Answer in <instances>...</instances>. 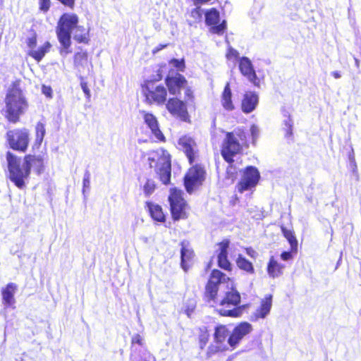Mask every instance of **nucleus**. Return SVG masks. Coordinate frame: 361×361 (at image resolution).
<instances>
[{"instance_id":"nucleus-51","label":"nucleus","mask_w":361,"mask_h":361,"mask_svg":"<svg viewBox=\"0 0 361 361\" xmlns=\"http://www.w3.org/2000/svg\"><path fill=\"white\" fill-rule=\"evenodd\" d=\"M293 257V255H292V253L291 252H288V251H284L281 254V258L283 260V261H288L290 259H292Z\"/></svg>"},{"instance_id":"nucleus-2","label":"nucleus","mask_w":361,"mask_h":361,"mask_svg":"<svg viewBox=\"0 0 361 361\" xmlns=\"http://www.w3.org/2000/svg\"><path fill=\"white\" fill-rule=\"evenodd\" d=\"M5 103L6 118L13 123L18 122L20 116L25 113L27 108V102L18 81L13 82L8 88Z\"/></svg>"},{"instance_id":"nucleus-42","label":"nucleus","mask_w":361,"mask_h":361,"mask_svg":"<svg viewBox=\"0 0 361 361\" xmlns=\"http://www.w3.org/2000/svg\"><path fill=\"white\" fill-rule=\"evenodd\" d=\"M226 58L228 60H231L233 58L239 60L240 57L239 56V52L237 50L232 47H229L226 53Z\"/></svg>"},{"instance_id":"nucleus-35","label":"nucleus","mask_w":361,"mask_h":361,"mask_svg":"<svg viewBox=\"0 0 361 361\" xmlns=\"http://www.w3.org/2000/svg\"><path fill=\"white\" fill-rule=\"evenodd\" d=\"M218 291V286L208 281L205 288V297L207 300H214Z\"/></svg>"},{"instance_id":"nucleus-6","label":"nucleus","mask_w":361,"mask_h":361,"mask_svg":"<svg viewBox=\"0 0 361 361\" xmlns=\"http://www.w3.org/2000/svg\"><path fill=\"white\" fill-rule=\"evenodd\" d=\"M6 139L12 149L25 152L30 142V133L25 128L8 130L6 133Z\"/></svg>"},{"instance_id":"nucleus-12","label":"nucleus","mask_w":361,"mask_h":361,"mask_svg":"<svg viewBox=\"0 0 361 361\" xmlns=\"http://www.w3.org/2000/svg\"><path fill=\"white\" fill-rule=\"evenodd\" d=\"M238 67L240 73L256 87H259V79L256 74L251 60L247 56L239 59Z\"/></svg>"},{"instance_id":"nucleus-48","label":"nucleus","mask_w":361,"mask_h":361,"mask_svg":"<svg viewBox=\"0 0 361 361\" xmlns=\"http://www.w3.org/2000/svg\"><path fill=\"white\" fill-rule=\"evenodd\" d=\"M42 92L48 98H52V89L50 86L43 85Z\"/></svg>"},{"instance_id":"nucleus-45","label":"nucleus","mask_w":361,"mask_h":361,"mask_svg":"<svg viewBox=\"0 0 361 361\" xmlns=\"http://www.w3.org/2000/svg\"><path fill=\"white\" fill-rule=\"evenodd\" d=\"M235 173H236L235 169L233 168L231 164H230V166L227 168V170H226L227 178L228 179H231V181L233 182L234 180V179L235 178Z\"/></svg>"},{"instance_id":"nucleus-14","label":"nucleus","mask_w":361,"mask_h":361,"mask_svg":"<svg viewBox=\"0 0 361 361\" xmlns=\"http://www.w3.org/2000/svg\"><path fill=\"white\" fill-rule=\"evenodd\" d=\"M166 109L173 116L186 121L188 114L186 104L184 102L177 99H169L166 103Z\"/></svg>"},{"instance_id":"nucleus-52","label":"nucleus","mask_w":361,"mask_h":361,"mask_svg":"<svg viewBox=\"0 0 361 361\" xmlns=\"http://www.w3.org/2000/svg\"><path fill=\"white\" fill-rule=\"evenodd\" d=\"M62 4L73 8L75 4V0H58Z\"/></svg>"},{"instance_id":"nucleus-28","label":"nucleus","mask_w":361,"mask_h":361,"mask_svg":"<svg viewBox=\"0 0 361 361\" xmlns=\"http://www.w3.org/2000/svg\"><path fill=\"white\" fill-rule=\"evenodd\" d=\"M147 207L150 213L152 218L159 222L165 221V216L162 212L161 207L158 204L152 202H147Z\"/></svg>"},{"instance_id":"nucleus-7","label":"nucleus","mask_w":361,"mask_h":361,"mask_svg":"<svg viewBox=\"0 0 361 361\" xmlns=\"http://www.w3.org/2000/svg\"><path fill=\"white\" fill-rule=\"evenodd\" d=\"M240 135L233 132L227 133L224 138L221 153L224 160L228 164L233 162V157L242 151V145L239 142Z\"/></svg>"},{"instance_id":"nucleus-50","label":"nucleus","mask_w":361,"mask_h":361,"mask_svg":"<svg viewBox=\"0 0 361 361\" xmlns=\"http://www.w3.org/2000/svg\"><path fill=\"white\" fill-rule=\"evenodd\" d=\"M28 47L31 49H33V48L36 46L37 44V39L35 37H30L27 39V42Z\"/></svg>"},{"instance_id":"nucleus-56","label":"nucleus","mask_w":361,"mask_h":361,"mask_svg":"<svg viewBox=\"0 0 361 361\" xmlns=\"http://www.w3.org/2000/svg\"><path fill=\"white\" fill-rule=\"evenodd\" d=\"M195 306L192 305L191 308H188L186 310H185V312L187 314V315L188 317L190 316V314L192 313V312L193 311V309H194Z\"/></svg>"},{"instance_id":"nucleus-44","label":"nucleus","mask_w":361,"mask_h":361,"mask_svg":"<svg viewBox=\"0 0 361 361\" xmlns=\"http://www.w3.org/2000/svg\"><path fill=\"white\" fill-rule=\"evenodd\" d=\"M80 79H81V81H80V86H81V88L83 91V92L85 93L86 97L87 99H90L91 94H90V89L88 88V86H87V82H85L82 77H80Z\"/></svg>"},{"instance_id":"nucleus-21","label":"nucleus","mask_w":361,"mask_h":361,"mask_svg":"<svg viewBox=\"0 0 361 361\" xmlns=\"http://www.w3.org/2000/svg\"><path fill=\"white\" fill-rule=\"evenodd\" d=\"M259 102L257 94L253 92H248L244 94L242 100V111L245 114L252 112L257 107Z\"/></svg>"},{"instance_id":"nucleus-31","label":"nucleus","mask_w":361,"mask_h":361,"mask_svg":"<svg viewBox=\"0 0 361 361\" xmlns=\"http://www.w3.org/2000/svg\"><path fill=\"white\" fill-rule=\"evenodd\" d=\"M236 264L240 269L246 271L247 274H252L255 272V269L252 262L247 260L242 255H238L236 259Z\"/></svg>"},{"instance_id":"nucleus-19","label":"nucleus","mask_w":361,"mask_h":361,"mask_svg":"<svg viewBox=\"0 0 361 361\" xmlns=\"http://www.w3.org/2000/svg\"><path fill=\"white\" fill-rule=\"evenodd\" d=\"M178 145L187 156L190 164H192L195 157V142L190 137L184 136L179 139Z\"/></svg>"},{"instance_id":"nucleus-30","label":"nucleus","mask_w":361,"mask_h":361,"mask_svg":"<svg viewBox=\"0 0 361 361\" xmlns=\"http://www.w3.org/2000/svg\"><path fill=\"white\" fill-rule=\"evenodd\" d=\"M51 47V44L49 42L44 43V44L37 49H31L29 51V55L34 58L37 61H40L44 55L49 51Z\"/></svg>"},{"instance_id":"nucleus-27","label":"nucleus","mask_w":361,"mask_h":361,"mask_svg":"<svg viewBox=\"0 0 361 361\" xmlns=\"http://www.w3.org/2000/svg\"><path fill=\"white\" fill-rule=\"evenodd\" d=\"M229 331L226 326L219 325L215 327L214 341L216 344L224 345V343L228 336Z\"/></svg>"},{"instance_id":"nucleus-33","label":"nucleus","mask_w":361,"mask_h":361,"mask_svg":"<svg viewBox=\"0 0 361 361\" xmlns=\"http://www.w3.org/2000/svg\"><path fill=\"white\" fill-rule=\"evenodd\" d=\"M228 279V277L225 274L218 269H214L211 273L209 282L218 286Z\"/></svg>"},{"instance_id":"nucleus-36","label":"nucleus","mask_w":361,"mask_h":361,"mask_svg":"<svg viewBox=\"0 0 361 361\" xmlns=\"http://www.w3.org/2000/svg\"><path fill=\"white\" fill-rule=\"evenodd\" d=\"M90 188V173L88 171L85 172L82 180V194L84 198L87 197L86 192H89Z\"/></svg>"},{"instance_id":"nucleus-43","label":"nucleus","mask_w":361,"mask_h":361,"mask_svg":"<svg viewBox=\"0 0 361 361\" xmlns=\"http://www.w3.org/2000/svg\"><path fill=\"white\" fill-rule=\"evenodd\" d=\"M250 133L252 138V142L255 143L259 135V129L258 126L256 125L251 126Z\"/></svg>"},{"instance_id":"nucleus-60","label":"nucleus","mask_w":361,"mask_h":361,"mask_svg":"<svg viewBox=\"0 0 361 361\" xmlns=\"http://www.w3.org/2000/svg\"><path fill=\"white\" fill-rule=\"evenodd\" d=\"M20 361H23V359L20 360Z\"/></svg>"},{"instance_id":"nucleus-59","label":"nucleus","mask_w":361,"mask_h":361,"mask_svg":"<svg viewBox=\"0 0 361 361\" xmlns=\"http://www.w3.org/2000/svg\"><path fill=\"white\" fill-rule=\"evenodd\" d=\"M355 66L358 68L360 66V61L357 59L355 58Z\"/></svg>"},{"instance_id":"nucleus-47","label":"nucleus","mask_w":361,"mask_h":361,"mask_svg":"<svg viewBox=\"0 0 361 361\" xmlns=\"http://www.w3.org/2000/svg\"><path fill=\"white\" fill-rule=\"evenodd\" d=\"M50 7V0H39V8L44 12H47Z\"/></svg>"},{"instance_id":"nucleus-40","label":"nucleus","mask_w":361,"mask_h":361,"mask_svg":"<svg viewBox=\"0 0 361 361\" xmlns=\"http://www.w3.org/2000/svg\"><path fill=\"white\" fill-rule=\"evenodd\" d=\"M169 63L177 68L178 71H183L184 69H185V61L183 59H172L170 61H169Z\"/></svg>"},{"instance_id":"nucleus-18","label":"nucleus","mask_w":361,"mask_h":361,"mask_svg":"<svg viewBox=\"0 0 361 361\" xmlns=\"http://www.w3.org/2000/svg\"><path fill=\"white\" fill-rule=\"evenodd\" d=\"M272 306V295H268L262 300L260 306L251 316L252 321H257L259 319L266 318L270 313Z\"/></svg>"},{"instance_id":"nucleus-16","label":"nucleus","mask_w":361,"mask_h":361,"mask_svg":"<svg viewBox=\"0 0 361 361\" xmlns=\"http://www.w3.org/2000/svg\"><path fill=\"white\" fill-rule=\"evenodd\" d=\"M165 81L169 93L171 94H178L187 84L185 78L180 73L167 76Z\"/></svg>"},{"instance_id":"nucleus-55","label":"nucleus","mask_w":361,"mask_h":361,"mask_svg":"<svg viewBox=\"0 0 361 361\" xmlns=\"http://www.w3.org/2000/svg\"><path fill=\"white\" fill-rule=\"evenodd\" d=\"M331 75L334 76V78L336 79H338L341 77V73L338 71L331 72Z\"/></svg>"},{"instance_id":"nucleus-49","label":"nucleus","mask_w":361,"mask_h":361,"mask_svg":"<svg viewBox=\"0 0 361 361\" xmlns=\"http://www.w3.org/2000/svg\"><path fill=\"white\" fill-rule=\"evenodd\" d=\"M132 344H138L141 345L142 344V338L139 334H135L132 337Z\"/></svg>"},{"instance_id":"nucleus-11","label":"nucleus","mask_w":361,"mask_h":361,"mask_svg":"<svg viewBox=\"0 0 361 361\" xmlns=\"http://www.w3.org/2000/svg\"><path fill=\"white\" fill-rule=\"evenodd\" d=\"M259 172L257 169L254 166H247L244 172L241 180L238 184V190L243 192L254 188L259 179Z\"/></svg>"},{"instance_id":"nucleus-54","label":"nucleus","mask_w":361,"mask_h":361,"mask_svg":"<svg viewBox=\"0 0 361 361\" xmlns=\"http://www.w3.org/2000/svg\"><path fill=\"white\" fill-rule=\"evenodd\" d=\"M185 97L188 99H190L192 97V92L190 88H186L185 91Z\"/></svg>"},{"instance_id":"nucleus-15","label":"nucleus","mask_w":361,"mask_h":361,"mask_svg":"<svg viewBox=\"0 0 361 361\" xmlns=\"http://www.w3.org/2000/svg\"><path fill=\"white\" fill-rule=\"evenodd\" d=\"M205 22L207 25H212V32L221 35L226 29V21L221 23L219 22V13L216 8H211L205 13Z\"/></svg>"},{"instance_id":"nucleus-39","label":"nucleus","mask_w":361,"mask_h":361,"mask_svg":"<svg viewBox=\"0 0 361 361\" xmlns=\"http://www.w3.org/2000/svg\"><path fill=\"white\" fill-rule=\"evenodd\" d=\"M209 335L207 333L206 329L204 330L201 329V334L199 336V345L200 348L202 350L207 343H208Z\"/></svg>"},{"instance_id":"nucleus-17","label":"nucleus","mask_w":361,"mask_h":361,"mask_svg":"<svg viewBox=\"0 0 361 361\" xmlns=\"http://www.w3.org/2000/svg\"><path fill=\"white\" fill-rule=\"evenodd\" d=\"M230 241L228 240H224L219 244V252L217 255L218 266L226 270H231V264L228 259V248L229 247Z\"/></svg>"},{"instance_id":"nucleus-9","label":"nucleus","mask_w":361,"mask_h":361,"mask_svg":"<svg viewBox=\"0 0 361 361\" xmlns=\"http://www.w3.org/2000/svg\"><path fill=\"white\" fill-rule=\"evenodd\" d=\"M170 209L174 220L186 218V202L183 197V192L176 188L171 189L169 196Z\"/></svg>"},{"instance_id":"nucleus-13","label":"nucleus","mask_w":361,"mask_h":361,"mask_svg":"<svg viewBox=\"0 0 361 361\" xmlns=\"http://www.w3.org/2000/svg\"><path fill=\"white\" fill-rule=\"evenodd\" d=\"M252 330V326L250 323L246 322L240 323L233 329L232 334L229 336L228 345L232 348H235L243 337L250 334Z\"/></svg>"},{"instance_id":"nucleus-22","label":"nucleus","mask_w":361,"mask_h":361,"mask_svg":"<svg viewBox=\"0 0 361 361\" xmlns=\"http://www.w3.org/2000/svg\"><path fill=\"white\" fill-rule=\"evenodd\" d=\"M193 255V251L189 247V243L186 241H183L181 243L180 250V264L184 271H186L188 270L189 267V266L188 265V262L192 259Z\"/></svg>"},{"instance_id":"nucleus-57","label":"nucleus","mask_w":361,"mask_h":361,"mask_svg":"<svg viewBox=\"0 0 361 361\" xmlns=\"http://www.w3.org/2000/svg\"><path fill=\"white\" fill-rule=\"evenodd\" d=\"M140 240L144 242L145 243H148V238L146 237V236H142L140 237Z\"/></svg>"},{"instance_id":"nucleus-10","label":"nucleus","mask_w":361,"mask_h":361,"mask_svg":"<svg viewBox=\"0 0 361 361\" xmlns=\"http://www.w3.org/2000/svg\"><path fill=\"white\" fill-rule=\"evenodd\" d=\"M205 173L204 168L199 165H195L189 169L184 178L185 188L188 193H192L197 187L202 184Z\"/></svg>"},{"instance_id":"nucleus-34","label":"nucleus","mask_w":361,"mask_h":361,"mask_svg":"<svg viewBox=\"0 0 361 361\" xmlns=\"http://www.w3.org/2000/svg\"><path fill=\"white\" fill-rule=\"evenodd\" d=\"M73 39L80 43L88 42V30L83 26L78 25L74 30Z\"/></svg>"},{"instance_id":"nucleus-1","label":"nucleus","mask_w":361,"mask_h":361,"mask_svg":"<svg viewBox=\"0 0 361 361\" xmlns=\"http://www.w3.org/2000/svg\"><path fill=\"white\" fill-rule=\"evenodd\" d=\"M6 161L8 178L19 189L25 185V180L30 175L31 169L37 174H41L44 169V159L42 155L27 154L22 163L21 158L11 152H7Z\"/></svg>"},{"instance_id":"nucleus-24","label":"nucleus","mask_w":361,"mask_h":361,"mask_svg":"<svg viewBox=\"0 0 361 361\" xmlns=\"http://www.w3.org/2000/svg\"><path fill=\"white\" fill-rule=\"evenodd\" d=\"M221 102L222 106L226 111H231L235 109L232 101V92L228 82H227L224 87L221 94Z\"/></svg>"},{"instance_id":"nucleus-26","label":"nucleus","mask_w":361,"mask_h":361,"mask_svg":"<svg viewBox=\"0 0 361 361\" xmlns=\"http://www.w3.org/2000/svg\"><path fill=\"white\" fill-rule=\"evenodd\" d=\"M88 54L87 51H78L74 56V65L78 68V71L81 72L85 71V68L88 69Z\"/></svg>"},{"instance_id":"nucleus-23","label":"nucleus","mask_w":361,"mask_h":361,"mask_svg":"<svg viewBox=\"0 0 361 361\" xmlns=\"http://www.w3.org/2000/svg\"><path fill=\"white\" fill-rule=\"evenodd\" d=\"M17 286L13 283H9L1 290L3 302L6 306H10L15 302L14 294Z\"/></svg>"},{"instance_id":"nucleus-3","label":"nucleus","mask_w":361,"mask_h":361,"mask_svg":"<svg viewBox=\"0 0 361 361\" xmlns=\"http://www.w3.org/2000/svg\"><path fill=\"white\" fill-rule=\"evenodd\" d=\"M148 161L150 168H154L155 172L163 184L170 183L171 176V163L169 153L159 148L149 153Z\"/></svg>"},{"instance_id":"nucleus-5","label":"nucleus","mask_w":361,"mask_h":361,"mask_svg":"<svg viewBox=\"0 0 361 361\" xmlns=\"http://www.w3.org/2000/svg\"><path fill=\"white\" fill-rule=\"evenodd\" d=\"M240 302V295L235 289L231 288L226 293L224 298L220 302L218 310L219 314L225 317H239L243 312L240 307H237Z\"/></svg>"},{"instance_id":"nucleus-41","label":"nucleus","mask_w":361,"mask_h":361,"mask_svg":"<svg viewBox=\"0 0 361 361\" xmlns=\"http://www.w3.org/2000/svg\"><path fill=\"white\" fill-rule=\"evenodd\" d=\"M285 130L286 131V136H290L293 134V121L289 116L284 121Z\"/></svg>"},{"instance_id":"nucleus-58","label":"nucleus","mask_w":361,"mask_h":361,"mask_svg":"<svg viewBox=\"0 0 361 361\" xmlns=\"http://www.w3.org/2000/svg\"><path fill=\"white\" fill-rule=\"evenodd\" d=\"M166 46V45H160V46H159V48H157V49H156V51H154V52L158 51H159V50L162 49H163V48H164Z\"/></svg>"},{"instance_id":"nucleus-20","label":"nucleus","mask_w":361,"mask_h":361,"mask_svg":"<svg viewBox=\"0 0 361 361\" xmlns=\"http://www.w3.org/2000/svg\"><path fill=\"white\" fill-rule=\"evenodd\" d=\"M142 113L144 121L151 130L154 137L160 141L164 140V136L159 129L157 118L151 113L145 111H142Z\"/></svg>"},{"instance_id":"nucleus-4","label":"nucleus","mask_w":361,"mask_h":361,"mask_svg":"<svg viewBox=\"0 0 361 361\" xmlns=\"http://www.w3.org/2000/svg\"><path fill=\"white\" fill-rule=\"evenodd\" d=\"M78 17L74 13H63L56 27L58 39L62 46L61 54L66 55L70 52L71 32L78 27Z\"/></svg>"},{"instance_id":"nucleus-8","label":"nucleus","mask_w":361,"mask_h":361,"mask_svg":"<svg viewBox=\"0 0 361 361\" xmlns=\"http://www.w3.org/2000/svg\"><path fill=\"white\" fill-rule=\"evenodd\" d=\"M142 92L149 104H163L166 100L167 91L161 85L147 81L142 86Z\"/></svg>"},{"instance_id":"nucleus-29","label":"nucleus","mask_w":361,"mask_h":361,"mask_svg":"<svg viewBox=\"0 0 361 361\" xmlns=\"http://www.w3.org/2000/svg\"><path fill=\"white\" fill-rule=\"evenodd\" d=\"M46 134L45 126L42 122H38L35 126V140L33 144L34 148H39Z\"/></svg>"},{"instance_id":"nucleus-46","label":"nucleus","mask_w":361,"mask_h":361,"mask_svg":"<svg viewBox=\"0 0 361 361\" xmlns=\"http://www.w3.org/2000/svg\"><path fill=\"white\" fill-rule=\"evenodd\" d=\"M202 9L200 7L197 6L191 11V16L193 17L195 20H200L202 18Z\"/></svg>"},{"instance_id":"nucleus-53","label":"nucleus","mask_w":361,"mask_h":361,"mask_svg":"<svg viewBox=\"0 0 361 361\" xmlns=\"http://www.w3.org/2000/svg\"><path fill=\"white\" fill-rule=\"evenodd\" d=\"M246 254L251 257L252 258H256L257 253L256 251H255L252 248L248 247L246 248Z\"/></svg>"},{"instance_id":"nucleus-32","label":"nucleus","mask_w":361,"mask_h":361,"mask_svg":"<svg viewBox=\"0 0 361 361\" xmlns=\"http://www.w3.org/2000/svg\"><path fill=\"white\" fill-rule=\"evenodd\" d=\"M281 231L284 237L287 239L290 245L291 251L296 252L298 250V240L294 235L293 231L283 226L281 227Z\"/></svg>"},{"instance_id":"nucleus-38","label":"nucleus","mask_w":361,"mask_h":361,"mask_svg":"<svg viewBox=\"0 0 361 361\" xmlns=\"http://www.w3.org/2000/svg\"><path fill=\"white\" fill-rule=\"evenodd\" d=\"M155 183L154 180L148 179L143 187V190L146 196L152 195L155 190Z\"/></svg>"},{"instance_id":"nucleus-37","label":"nucleus","mask_w":361,"mask_h":361,"mask_svg":"<svg viewBox=\"0 0 361 361\" xmlns=\"http://www.w3.org/2000/svg\"><path fill=\"white\" fill-rule=\"evenodd\" d=\"M226 349V348L225 345L223 346L220 344L210 345L208 347L207 352V357H210L215 353H216L219 351L225 350Z\"/></svg>"},{"instance_id":"nucleus-25","label":"nucleus","mask_w":361,"mask_h":361,"mask_svg":"<svg viewBox=\"0 0 361 361\" xmlns=\"http://www.w3.org/2000/svg\"><path fill=\"white\" fill-rule=\"evenodd\" d=\"M284 267L283 264L279 263L274 257H271L267 265V273L270 277L277 278L282 274Z\"/></svg>"}]
</instances>
